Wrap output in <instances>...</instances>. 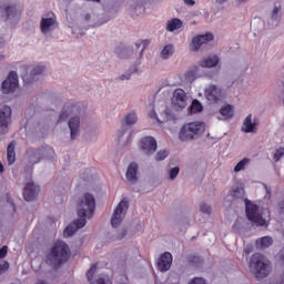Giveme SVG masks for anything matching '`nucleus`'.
I'll return each instance as SVG.
<instances>
[{"label":"nucleus","instance_id":"obj_1","mask_svg":"<svg viewBox=\"0 0 284 284\" xmlns=\"http://www.w3.org/2000/svg\"><path fill=\"white\" fill-rule=\"evenodd\" d=\"M250 270L257 281H263L272 273V262L267 256L255 253L250 258Z\"/></svg>","mask_w":284,"mask_h":284},{"label":"nucleus","instance_id":"obj_2","mask_svg":"<svg viewBox=\"0 0 284 284\" xmlns=\"http://www.w3.org/2000/svg\"><path fill=\"white\" fill-rule=\"evenodd\" d=\"M70 260V246L63 241H57L51 248V254L47 256L48 265L51 267H59Z\"/></svg>","mask_w":284,"mask_h":284},{"label":"nucleus","instance_id":"obj_3","mask_svg":"<svg viewBox=\"0 0 284 284\" xmlns=\"http://www.w3.org/2000/svg\"><path fill=\"white\" fill-rule=\"evenodd\" d=\"M97 207V200L92 193H85L78 202L77 214L78 219H91L94 216V210Z\"/></svg>","mask_w":284,"mask_h":284},{"label":"nucleus","instance_id":"obj_4","mask_svg":"<svg viewBox=\"0 0 284 284\" xmlns=\"http://www.w3.org/2000/svg\"><path fill=\"white\" fill-rule=\"evenodd\" d=\"M205 132V123L203 122H190L185 123L179 133L181 141H194Z\"/></svg>","mask_w":284,"mask_h":284},{"label":"nucleus","instance_id":"obj_5","mask_svg":"<svg viewBox=\"0 0 284 284\" xmlns=\"http://www.w3.org/2000/svg\"><path fill=\"white\" fill-rule=\"evenodd\" d=\"M244 201H245V212L248 221H251V223H254L257 226L267 225V220L263 217V215L261 214V211H258V206L250 202V200L247 199H245Z\"/></svg>","mask_w":284,"mask_h":284},{"label":"nucleus","instance_id":"obj_6","mask_svg":"<svg viewBox=\"0 0 284 284\" xmlns=\"http://www.w3.org/2000/svg\"><path fill=\"white\" fill-rule=\"evenodd\" d=\"M129 207H130V204H129L128 200H122L118 204V206L111 217L112 227H119V225H121V223H123V220L125 219V214H128Z\"/></svg>","mask_w":284,"mask_h":284},{"label":"nucleus","instance_id":"obj_7","mask_svg":"<svg viewBox=\"0 0 284 284\" xmlns=\"http://www.w3.org/2000/svg\"><path fill=\"white\" fill-rule=\"evenodd\" d=\"M10 123H12V108L4 105L0 109V134H8Z\"/></svg>","mask_w":284,"mask_h":284},{"label":"nucleus","instance_id":"obj_8","mask_svg":"<svg viewBox=\"0 0 284 284\" xmlns=\"http://www.w3.org/2000/svg\"><path fill=\"white\" fill-rule=\"evenodd\" d=\"M171 101L173 108L184 110V108H187V93L183 89H175Z\"/></svg>","mask_w":284,"mask_h":284},{"label":"nucleus","instance_id":"obj_9","mask_svg":"<svg viewBox=\"0 0 284 284\" xmlns=\"http://www.w3.org/2000/svg\"><path fill=\"white\" fill-rule=\"evenodd\" d=\"M19 87V75L17 72L11 71L8 78L2 82V92L3 94H10L14 92V89Z\"/></svg>","mask_w":284,"mask_h":284},{"label":"nucleus","instance_id":"obj_10","mask_svg":"<svg viewBox=\"0 0 284 284\" xmlns=\"http://www.w3.org/2000/svg\"><path fill=\"white\" fill-rule=\"evenodd\" d=\"M21 70L26 72L24 74L21 75V79L23 83L28 84V83H32L34 81V77H38V74H43V72H45V67L38 65L33 68L30 75H28L27 65L21 67Z\"/></svg>","mask_w":284,"mask_h":284},{"label":"nucleus","instance_id":"obj_11","mask_svg":"<svg viewBox=\"0 0 284 284\" xmlns=\"http://www.w3.org/2000/svg\"><path fill=\"white\" fill-rule=\"evenodd\" d=\"M210 41H214V34L212 33L196 36L192 40L191 50L196 52V50L201 49V45L210 43Z\"/></svg>","mask_w":284,"mask_h":284},{"label":"nucleus","instance_id":"obj_12","mask_svg":"<svg viewBox=\"0 0 284 284\" xmlns=\"http://www.w3.org/2000/svg\"><path fill=\"white\" fill-rule=\"evenodd\" d=\"M85 223H88V220L79 217L77 221L65 227L63 235L67 237L74 236V234H77L81 227H85Z\"/></svg>","mask_w":284,"mask_h":284},{"label":"nucleus","instance_id":"obj_13","mask_svg":"<svg viewBox=\"0 0 284 284\" xmlns=\"http://www.w3.org/2000/svg\"><path fill=\"white\" fill-rule=\"evenodd\" d=\"M126 180L131 185H136L139 183V164L132 162L126 169Z\"/></svg>","mask_w":284,"mask_h":284},{"label":"nucleus","instance_id":"obj_14","mask_svg":"<svg viewBox=\"0 0 284 284\" xmlns=\"http://www.w3.org/2000/svg\"><path fill=\"white\" fill-rule=\"evenodd\" d=\"M54 26H57V16L52 13V17L42 18L40 22V30L42 34H48V32L54 29Z\"/></svg>","mask_w":284,"mask_h":284},{"label":"nucleus","instance_id":"obj_15","mask_svg":"<svg viewBox=\"0 0 284 284\" xmlns=\"http://www.w3.org/2000/svg\"><path fill=\"white\" fill-rule=\"evenodd\" d=\"M172 267V254L165 252L158 262V268L160 272H168Z\"/></svg>","mask_w":284,"mask_h":284},{"label":"nucleus","instance_id":"obj_16","mask_svg":"<svg viewBox=\"0 0 284 284\" xmlns=\"http://www.w3.org/2000/svg\"><path fill=\"white\" fill-rule=\"evenodd\" d=\"M81 123V120L79 119V116H73L69 120V129L71 132V139L72 141H74V139H77L78 134H79V125Z\"/></svg>","mask_w":284,"mask_h":284},{"label":"nucleus","instance_id":"obj_17","mask_svg":"<svg viewBox=\"0 0 284 284\" xmlns=\"http://www.w3.org/2000/svg\"><path fill=\"white\" fill-rule=\"evenodd\" d=\"M37 186L33 183H28L23 191L24 201H34L37 199Z\"/></svg>","mask_w":284,"mask_h":284},{"label":"nucleus","instance_id":"obj_18","mask_svg":"<svg viewBox=\"0 0 284 284\" xmlns=\"http://www.w3.org/2000/svg\"><path fill=\"white\" fill-rule=\"evenodd\" d=\"M205 98L211 103H216L219 101V88H216V85H210L205 90Z\"/></svg>","mask_w":284,"mask_h":284},{"label":"nucleus","instance_id":"obj_19","mask_svg":"<svg viewBox=\"0 0 284 284\" xmlns=\"http://www.w3.org/2000/svg\"><path fill=\"white\" fill-rule=\"evenodd\" d=\"M185 261L189 263V265H194V267H201V265L205 263L203 256L199 254H189L185 256Z\"/></svg>","mask_w":284,"mask_h":284},{"label":"nucleus","instance_id":"obj_20","mask_svg":"<svg viewBox=\"0 0 284 284\" xmlns=\"http://www.w3.org/2000/svg\"><path fill=\"white\" fill-rule=\"evenodd\" d=\"M229 196L232 201H241L245 199V189L243 186H234L231 189Z\"/></svg>","mask_w":284,"mask_h":284},{"label":"nucleus","instance_id":"obj_21","mask_svg":"<svg viewBox=\"0 0 284 284\" xmlns=\"http://www.w3.org/2000/svg\"><path fill=\"white\" fill-rule=\"evenodd\" d=\"M200 65L202 68H216V65H219V55L213 54V55H209L207 58H204Z\"/></svg>","mask_w":284,"mask_h":284},{"label":"nucleus","instance_id":"obj_22","mask_svg":"<svg viewBox=\"0 0 284 284\" xmlns=\"http://www.w3.org/2000/svg\"><path fill=\"white\" fill-rule=\"evenodd\" d=\"M273 243H274V240H272L271 236H264V237L256 240L255 245H256L257 250H265V248L270 247V245H272Z\"/></svg>","mask_w":284,"mask_h":284},{"label":"nucleus","instance_id":"obj_23","mask_svg":"<svg viewBox=\"0 0 284 284\" xmlns=\"http://www.w3.org/2000/svg\"><path fill=\"white\" fill-rule=\"evenodd\" d=\"M254 128H256V124L252 122V114H248L242 125V132H254Z\"/></svg>","mask_w":284,"mask_h":284},{"label":"nucleus","instance_id":"obj_24","mask_svg":"<svg viewBox=\"0 0 284 284\" xmlns=\"http://www.w3.org/2000/svg\"><path fill=\"white\" fill-rule=\"evenodd\" d=\"M183 28V22L179 18H174L168 22L166 30L169 32H174V30H179Z\"/></svg>","mask_w":284,"mask_h":284},{"label":"nucleus","instance_id":"obj_25","mask_svg":"<svg viewBox=\"0 0 284 284\" xmlns=\"http://www.w3.org/2000/svg\"><path fill=\"white\" fill-rule=\"evenodd\" d=\"M14 144H9L7 148V161L9 165H12L17 161V152L14 151Z\"/></svg>","mask_w":284,"mask_h":284},{"label":"nucleus","instance_id":"obj_26","mask_svg":"<svg viewBox=\"0 0 284 284\" xmlns=\"http://www.w3.org/2000/svg\"><path fill=\"white\" fill-rule=\"evenodd\" d=\"M203 112V104L199 100H193L192 104L189 106V114H199Z\"/></svg>","mask_w":284,"mask_h":284},{"label":"nucleus","instance_id":"obj_27","mask_svg":"<svg viewBox=\"0 0 284 284\" xmlns=\"http://www.w3.org/2000/svg\"><path fill=\"white\" fill-rule=\"evenodd\" d=\"M156 143H142L141 145L142 152L146 155L154 154V152H156Z\"/></svg>","mask_w":284,"mask_h":284},{"label":"nucleus","instance_id":"obj_28","mask_svg":"<svg viewBox=\"0 0 284 284\" xmlns=\"http://www.w3.org/2000/svg\"><path fill=\"white\" fill-rule=\"evenodd\" d=\"M220 114L222 116H225V119H232V116H234V111H232V105L226 104L222 106L220 110Z\"/></svg>","mask_w":284,"mask_h":284},{"label":"nucleus","instance_id":"obj_29","mask_svg":"<svg viewBox=\"0 0 284 284\" xmlns=\"http://www.w3.org/2000/svg\"><path fill=\"white\" fill-rule=\"evenodd\" d=\"M171 54H174V45L166 44L161 51V57L162 59H170Z\"/></svg>","mask_w":284,"mask_h":284},{"label":"nucleus","instance_id":"obj_30","mask_svg":"<svg viewBox=\"0 0 284 284\" xmlns=\"http://www.w3.org/2000/svg\"><path fill=\"white\" fill-rule=\"evenodd\" d=\"M116 54H119L120 59H128L129 57H133L134 52L128 48L120 49L118 48L115 50Z\"/></svg>","mask_w":284,"mask_h":284},{"label":"nucleus","instance_id":"obj_31","mask_svg":"<svg viewBox=\"0 0 284 284\" xmlns=\"http://www.w3.org/2000/svg\"><path fill=\"white\" fill-rule=\"evenodd\" d=\"M6 19H12V17H17V8L14 6H7L4 8Z\"/></svg>","mask_w":284,"mask_h":284},{"label":"nucleus","instance_id":"obj_32","mask_svg":"<svg viewBox=\"0 0 284 284\" xmlns=\"http://www.w3.org/2000/svg\"><path fill=\"white\" fill-rule=\"evenodd\" d=\"M136 121H139V118L136 116V113H129L124 118V122H125L126 125H134V123H136Z\"/></svg>","mask_w":284,"mask_h":284},{"label":"nucleus","instance_id":"obj_33","mask_svg":"<svg viewBox=\"0 0 284 284\" xmlns=\"http://www.w3.org/2000/svg\"><path fill=\"white\" fill-rule=\"evenodd\" d=\"M250 164V159L244 158L241 160L234 168V172H241L242 170H245V165Z\"/></svg>","mask_w":284,"mask_h":284},{"label":"nucleus","instance_id":"obj_34","mask_svg":"<svg viewBox=\"0 0 284 284\" xmlns=\"http://www.w3.org/2000/svg\"><path fill=\"white\" fill-rule=\"evenodd\" d=\"M148 45H150V40H142L140 43H135V47L138 48V50L139 48H141V50L139 51V57H143V50H145Z\"/></svg>","mask_w":284,"mask_h":284},{"label":"nucleus","instance_id":"obj_35","mask_svg":"<svg viewBox=\"0 0 284 284\" xmlns=\"http://www.w3.org/2000/svg\"><path fill=\"white\" fill-rule=\"evenodd\" d=\"M200 212L203 214H212V206L205 202L200 204Z\"/></svg>","mask_w":284,"mask_h":284},{"label":"nucleus","instance_id":"obj_36","mask_svg":"<svg viewBox=\"0 0 284 284\" xmlns=\"http://www.w3.org/2000/svg\"><path fill=\"white\" fill-rule=\"evenodd\" d=\"M179 172H181V169L179 166L172 168L169 170V179L171 181H174L176 176H179Z\"/></svg>","mask_w":284,"mask_h":284},{"label":"nucleus","instance_id":"obj_37","mask_svg":"<svg viewBox=\"0 0 284 284\" xmlns=\"http://www.w3.org/2000/svg\"><path fill=\"white\" fill-rule=\"evenodd\" d=\"M169 154L170 151L168 150L159 151L155 155V161H163L164 159H168Z\"/></svg>","mask_w":284,"mask_h":284},{"label":"nucleus","instance_id":"obj_38","mask_svg":"<svg viewBox=\"0 0 284 284\" xmlns=\"http://www.w3.org/2000/svg\"><path fill=\"white\" fill-rule=\"evenodd\" d=\"M97 273V264H94L87 273L88 281L92 282V278H94V274Z\"/></svg>","mask_w":284,"mask_h":284},{"label":"nucleus","instance_id":"obj_39","mask_svg":"<svg viewBox=\"0 0 284 284\" xmlns=\"http://www.w3.org/2000/svg\"><path fill=\"white\" fill-rule=\"evenodd\" d=\"M284 155V149L280 148L276 150V152L274 153V160L276 162L281 161V158Z\"/></svg>","mask_w":284,"mask_h":284},{"label":"nucleus","instance_id":"obj_40","mask_svg":"<svg viewBox=\"0 0 284 284\" xmlns=\"http://www.w3.org/2000/svg\"><path fill=\"white\" fill-rule=\"evenodd\" d=\"M70 112H72V110L64 109V111L60 114V119L58 121H65V119L70 116Z\"/></svg>","mask_w":284,"mask_h":284},{"label":"nucleus","instance_id":"obj_41","mask_svg":"<svg viewBox=\"0 0 284 284\" xmlns=\"http://www.w3.org/2000/svg\"><path fill=\"white\" fill-rule=\"evenodd\" d=\"M8 267H10V264L8 262H1L0 263V274H6L8 272Z\"/></svg>","mask_w":284,"mask_h":284},{"label":"nucleus","instance_id":"obj_42","mask_svg":"<svg viewBox=\"0 0 284 284\" xmlns=\"http://www.w3.org/2000/svg\"><path fill=\"white\" fill-rule=\"evenodd\" d=\"M141 143H156V140L152 136H144L142 138Z\"/></svg>","mask_w":284,"mask_h":284},{"label":"nucleus","instance_id":"obj_43","mask_svg":"<svg viewBox=\"0 0 284 284\" xmlns=\"http://www.w3.org/2000/svg\"><path fill=\"white\" fill-rule=\"evenodd\" d=\"M8 256V246H2L0 248V258H6Z\"/></svg>","mask_w":284,"mask_h":284},{"label":"nucleus","instance_id":"obj_44","mask_svg":"<svg viewBox=\"0 0 284 284\" xmlns=\"http://www.w3.org/2000/svg\"><path fill=\"white\" fill-rule=\"evenodd\" d=\"M190 284H205V280L202 277H195Z\"/></svg>","mask_w":284,"mask_h":284},{"label":"nucleus","instance_id":"obj_45","mask_svg":"<svg viewBox=\"0 0 284 284\" xmlns=\"http://www.w3.org/2000/svg\"><path fill=\"white\" fill-rule=\"evenodd\" d=\"M97 284H112L109 278L105 277H99L97 281Z\"/></svg>","mask_w":284,"mask_h":284},{"label":"nucleus","instance_id":"obj_46","mask_svg":"<svg viewBox=\"0 0 284 284\" xmlns=\"http://www.w3.org/2000/svg\"><path fill=\"white\" fill-rule=\"evenodd\" d=\"M125 236H128V229H122L118 234V239H125Z\"/></svg>","mask_w":284,"mask_h":284},{"label":"nucleus","instance_id":"obj_47","mask_svg":"<svg viewBox=\"0 0 284 284\" xmlns=\"http://www.w3.org/2000/svg\"><path fill=\"white\" fill-rule=\"evenodd\" d=\"M185 79H186V81H194V72L189 71V72L185 74Z\"/></svg>","mask_w":284,"mask_h":284},{"label":"nucleus","instance_id":"obj_48","mask_svg":"<svg viewBox=\"0 0 284 284\" xmlns=\"http://www.w3.org/2000/svg\"><path fill=\"white\" fill-rule=\"evenodd\" d=\"M186 6H194L196 2L194 0H184Z\"/></svg>","mask_w":284,"mask_h":284},{"label":"nucleus","instance_id":"obj_49","mask_svg":"<svg viewBox=\"0 0 284 284\" xmlns=\"http://www.w3.org/2000/svg\"><path fill=\"white\" fill-rule=\"evenodd\" d=\"M278 207H280V212L284 213V201L280 202Z\"/></svg>","mask_w":284,"mask_h":284},{"label":"nucleus","instance_id":"obj_50","mask_svg":"<svg viewBox=\"0 0 284 284\" xmlns=\"http://www.w3.org/2000/svg\"><path fill=\"white\" fill-rule=\"evenodd\" d=\"M275 284H284V274L281 275V277L277 280V283Z\"/></svg>","mask_w":284,"mask_h":284},{"label":"nucleus","instance_id":"obj_51","mask_svg":"<svg viewBox=\"0 0 284 284\" xmlns=\"http://www.w3.org/2000/svg\"><path fill=\"white\" fill-rule=\"evenodd\" d=\"M278 7H275L274 9H273V17H276V14H278Z\"/></svg>","mask_w":284,"mask_h":284},{"label":"nucleus","instance_id":"obj_52","mask_svg":"<svg viewBox=\"0 0 284 284\" xmlns=\"http://www.w3.org/2000/svg\"><path fill=\"white\" fill-rule=\"evenodd\" d=\"M120 79H121V81H125V79H130V74H128V75L123 74L120 77Z\"/></svg>","mask_w":284,"mask_h":284},{"label":"nucleus","instance_id":"obj_53","mask_svg":"<svg viewBox=\"0 0 284 284\" xmlns=\"http://www.w3.org/2000/svg\"><path fill=\"white\" fill-rule=\"evenodd\" d=\"M7 201H8V203H10V204L14 205V202H12V199L7 197Z\"/></svg>","mask_w":284,"mask_h":284},{"label":"nucleus","instance_id":"obj_54","mask_svg":"<svg viewBox=\"0 0 284 284\" xmlns=\"http://www.w3.org/2000/svg\"><path fill=\"white\" fill-rule=\"evenodd\" d=\"M156 116V112L151 113V119H154Z\"/></svg>","mask_w":284,"mask_h":284},{"label":"nucleus","instance_id":"obj_55","mask_svg":"<svg viewBox=\"0 0 284 284\" xmlns=\"http://www.w3.org/2000/svg\"><path fill=\"white\" fill-rule=\"evenodd\" d=\"M227 0H216L217 3H225Z\"/></svg>","mask_w":284,"mask_h":284},{"label":"nucleus","instance_id":"obj_56","mask_svg":"<svg viewBox=\"0 0 284 284\" xmlns=\"http://www.w3.org/2000/svg\"><path fill=\"white\" fill-rule=\"evenodd\" d=\"M3 164L0 162V172H3Z\"/></svg>","mask_w":284,"mask_h":284},{"label":"nucleus","instance_id":"obj_57","mask_svg":"<svg viewBox=\"0 0 284 284\" xmlns=\"http://www.w3.org/2000/svg\"><path fill=\"white\" fill-rule=\"evenodd\" d=\"M237 1V3H245V1H247V0H236Z\"/></svg>","mask_w":284,"mask_h":284},{"label":"nucleus","instance_id":"obj_58","mask_svg":"<svg viewBox=\"0 0 284 284\" xmlns=\"http://www.w3.org/2000/svg\"><path fill=\"white\" fill-rule=\"evenodd\" d=\"M139 230H141V223H138V229H136V231L139 232Z\"/></svg>","mask_w":284,"mask_h":284},{"label":"nucleus","instance_id":"obj_59","mask_svg":"<svg viewBox=\"0 0 284 284\" xmlns=\"http://www.w3.org/2000/svg\"><path fill=\"white\" fill-rule=\"evenodd\" d=\"M281 260L284 263V253L281 254Z\"/></svg>","mask_w":284,"mask_h":284},{"label":"nucleus","instance_id":"obj_60","mask_svg":"<svg viewBox=\"0 0 284 284\" xmlns=\"http://www.w3.org/2000/svg\"><path fill=\"white\" fill-rule=\"evenodd\" d=\"M266 192H267V194H271V193H272V191H271L270 189H266Z\"/></svg>","mask_w":284,"mask_h":284},{"label":"nucleus","instance_id":"obj_61","mask_svg":"<svg viewBox=\"0 0 284 284\" xmlns=\"http://www.w3.org/2000/svg\"><path fill=\"white\" fill-rule=\"evenodd\" d=\"M158 123H161V121L159 119H156Z\"/></svg>","mask_w":284,"mask_h":284},{"label":"nucleus","instance_id":"obj_62","mask_svg":"<svg viewBox=\"0 0 284 284\" xmlns=\"http://www.w3.org/2000/svg\"><path fill=\"white\" fill-rule=\"evenodd\" d=\"M74 108H77V106H72V110H74Z\"/></svg>","mask_w":284,"mask_h":284}]
</instances>
